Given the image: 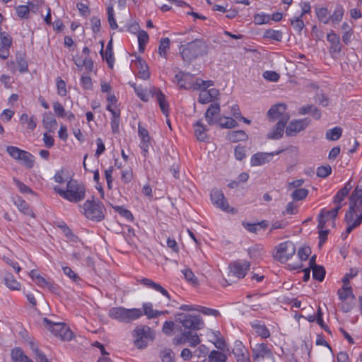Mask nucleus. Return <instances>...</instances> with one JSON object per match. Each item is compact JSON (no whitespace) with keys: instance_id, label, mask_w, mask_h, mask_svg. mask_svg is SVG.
Wrapping results in <instances>:
<instances>
[{"instance_id":"1","label":"nucleus","mask_w":362,"mask_h":362,"mask_svg":"<svg viewBox=\"0 0 362 362\" xmlns=\"http://www.w3.org/2000/svg\"><path fill=\"white\" fill-rule=\"evenodd\" d=\"M208 45L203 39H196L180 47V54L182 60L187 64L196 59L206 55Z\"/></svg>"},{"instance_id":"2","label":"nucleus","mask_w":362,"mask_h":362,"mask_svg":"<svg viewBox=\"0 0 362 362\" xmlns=\"http://www.w3.org/2000/svg\"><path fill=\"white\" fill-rule=\"evenodd\" d=\"M54 190L61 197L71 202H78L85 197L84 186L74 180H71L67 182L66 190L58 187H54Z\"/></svg>"},{"instance_id":"3","label":"nucleus","mask_w":362,"mask_h":362,"mask_svg":"<svg viewBox=\"0 0 362 362\" xmlns=\"http://www.w3.org/2000/svg\"><path fill=\"white\" fill-rule=\"evenodd\" d=\"M109 317L122 322L129 323L142 316L141 309H127L124 307H114L109 310Z\"/></svg>"},{"instance_id":"4","label":"nucleus","mask_w":362,"mask_h":362,"mask_svg":"<svg viewBox=\"0 0 362 362\" xmlns=\"http://www.w3.org/2000/svg\"><path fill=\"white\" fill-rule=\"evenodd\" d=\"M43 324L56 337L62 341H70L73 338V332L64 323L54 322L45 317Z\"/></svg>"},{"instance_id":"5","label":"nucleus","mask_w":362,"mask_h":362,"mask_svg":"<svg viewBox=\"0 0 362 362\" xmlns=\"http://www.w3.org/2000/svg\"><path fill=\"white\" fill-rule=\"evenodd\" d=\"M83 214L91 221L99 222L104 219V206L100 202L87 200L83 204Z\"/></svg>"},{"instance_id":"6","label":"nucleus","mask_w":362,"mask_h":362,"mask_svg":"<svg viewBox=\"0 0 362 362\" xmlns=\"http://www.w3.org/2000/svg\"><path fill=\"white\" fill-rule=\"evenodd\" d=\"M134 344L139 349L147 346L148 341L153 340L154 337L151 328L146 325L137 326L134 330Z\"/></svg>"},{"instance_id":"7","label":"nucleus","mask_w":362,"mask_h":362,"mask_svg":"<svg viewBox=\"0 0 362 362\" xmlns=\"http://www.w3.org/2000/svg\"><path fill=\"white\" fill-rule=\"evenodd\" d=\"M296 253V246L290 240L281 243L276 247L274 257L279 262L284 263L291 258Z\"/></svg>"},{"instance_id":"8","label":"nucleus","mask_w":362,"mask_h":362,"mask_svg":"<svg viewBox=\"0 0 362 362\" xmlns=\"http://www.w3.org/2000/svg\"><path fill=\"white\" fill-rule=\"evenodd\" d=\"M176 321L182 324L185 329L192 330H199L204 325L200 315H192L185 313L177 314Z\"/></svg>"},{"instance_id":"9","label":"nucleus","mask_w":362,"mask_h":362,"mask_svg":"<svg viewBox=\"0 0 362 362\" xmlns=\"http://www.w3.org/2000/svg\"><path fill=\"white\" fill-rule=\"evenodd\" d=\"M287 105L285 103H278L274 105L268 111L267 115L272 120H284V122H288L290 119V115L286 112Z\"/></svg>"},{"instance_id":"10","label":"nucleus","mask_w":362,"mask_h":362,"mask_svg":"<svg viewBox=\"0 0 362 362\" xmlns=\"http://www.w3.org/2000/svg\"><path fill=\"white\" fill-rule=\"evenodd\" d=\"M252 352V358L255 361H258L264 358H271L273 356L272 351L269 349L265 343L255 344L251 346Z\"/></svg>"},{"instance_id":"11","label":"nucleus","mask_w":362,"mask_h":362,"mask_svg":"<svg viewBox=\"0 0 362 362\" xmlns=\"http://www.w3.org/2000/svg\"><path fill=\"white\" fill-rule=\"evenodd\" d=\"M310 122V120L308 118L291 121L286 127V135L288 136L296 135L297 133L304 130L309 125Z\"/></svg>"},{"instance_id":"12","label":"nucleus","mask_w":362,"mask_h":362,"mask_svg":"<svg viewBox=\"0 0 362 362\" xmlns=\"http://www.w3.org/2000/svg\"><path fill=\"white\" fill-rule=\"evenodd\" d=\"M284 150H279L276 152H272V153H264V152H258L255 153L250 159V163L252 166H259L264 165L267 163H268L271 158L274 156V155H279L281 152H283Z\"/></svg>"},{"instance_id":"13","label":"nucleus","mask_w":362,"mask_h":362,"mask_svg":"<svg viewBox=\"0 0 362 362\" xmlns=\"http://www.w3.org/2000/svg\"><path fill=\"white\" fill-rule=\"evenodd\" d=\"M250 262L247 261L233 262L230 264V272L235 276L242 279L244 278L247 272L250 269Z\"/></svg>"},{"instance_id":"14","label":"nucleus","mask_w":362,"mask_h":362,"mask_svg":"<svg viewBox=\"0 0 362 362\" xmlns=\"http://www.w3.org/2000/svg\"><path fill=\"white\" fill-rule=\"evenodd\" d=\"M211 199L214 205L220 208L223 211H228L229 205L223 193L217 189H212L211 192Z\"/></svg>"},{"instance_id":"15","label":"nucleus","mask_w":362,"mask_h":362,"mask_svg":"<svg viewBox=\"0 0 362 362\" xmlns=\"http://www.w3.org/2000/svg\"><path fill=\"white\" fill-rule=\"evenodd\" d=\"M152 95H155L158 103L159 104L160 108L163 113V115L166 117H168L169 115V104L165 100V95L161 92V90L156 88H153L152 89Z\"/></svg>"},{"instance_id":"16","label":"nucleus","mask_w":362,"mask_h":362,"mask_svg":"<svg viewBox=\"0 0 362 362\" xmlns=\"http://www.w3.org/2000/svg\"><path fill=\"white\" fill-rule=\"evenodd\" d=\"M220 114V105L218 103H212L208 107L205 112V118L209 124L212 125L215 124L216 117Z\"/></svg>"},{"instance_id":"17","label":"nucleus","mask_w":362,"mask_h":362,"mask_svg":"<svg viewBox=\"0 0 362 362\" xmlns=\"http://www.w3.org/2000/svg\"><path fill=\"white\" fill-rule=\"evenodd\" d=\"M327 40L330 43V53H339L341 50V44L340 42L339 36L334 31H331L327 35Z\"/></svg>"},{"instance_id":"18","label":"nucleus","mask_w":362,"mask_h":362,"mask_svg":"<svg viewBox=\"0 0 362 362\" xmlns=\"http://www.w3.org/2000/svg\"><path fill=\"white\" fill-rule=\"evenodd\" d=\"M284 122V120L279 121L271 132L267 134V138L274 140L281 139L283 136L284 128L287 123Z\"/></svg>"},{"instance_id":"19","label":"nucleus","mask_w":362,"mask_h":362,"mask_svg":"<svg viewBox=\"0 0 362 362\" xmlns=\"http://www.w3.org/2000/svg\"><path fill=\"white\" fill-rule=\"evenodd\" d=\"M101 45H102V48H101L100 53L103 59L106 60V62L108 64V66L110 69H112L113 64H114V57H113L112 40L108 42L107 47H106L105 54L103 52L104 42H101Z\"/></svg>"},{"instance_id":"20","label":"nucleus","mask_w":362,"mask_h":362,"mask_svg":"<svg viewBox=\"0 0 362 362\" xmlns=\"http://www.w3.org/2000/svg\"><path fill=\"white\" fill-rule=\"evenodd\" d=\"M11 357L13 362H33L20 347H16L11 350Z\"/></svg>"},{"instance_id":"21","label":"nucleus","mask_w":362,"mask_h":362,"mask_svg":"<svg viewBox=\"0 0 362 362\" xmlns=\"http://www.w3.org/2000/svg\"><path fill=\"white\" fill-rule=\"evenodd\" d=\"M213 85V82L211 81H204L201 78H197L195 82H187V85L182 86L183 89L189 90H199L204 86V89H206L207 87H209Z\"/></svg>"},{"instance_id":"22","label":"nucleus","mask_w":362,"mask_h":362,"mask_svg":"<svg viewBox=\"0 0 362 362\" xmlns=\"http://www.w3.org/2000/svg\"><path fill=\"white\" fill-rule=\"evenodd\" d=\"M14 204L20 211L25 215L35 218V214L25 200L22 199L21 197H18L17 199L14 201Z\"/></svg>"},{"instance_id":"23","label":"nucleus","mask_w":362,"mask_h":362,"mask_svg":"<svg viewBox=\"0 0 362 362\" xmlns=\"http://www.w3.org/2000/svg\"><path fill=\"white\" fill-rule=\"evenodd\" d=\"M299 114H310L315 119H320L321 117V112L320 109L313 105H308L300 107L299 109Z\"/></svg>"},{"instance_id":"24","label":"nucleus","mask_w":362,"mask_h":362,"mask_svg":"<svg viewBox=\"0 0 362 362\" xmlns=\"http://www.w3.org/2000/svg\"><path fill=\"white\" fill-rule=\"evenodd\" d=\"M247 138V134L243 130L231 131L227 134V139L233 143L245 141Z\"/></svg>"},{"instance_id":"25","label":"nucleus","mask_w":362,"mask_h":362,"mask_svg":"<svg viewBox=\"0 0 362 362\" xmlns=\"http://www.w3.org/2000/svg\"><path fill=\"white\" fill-rule=\"evenodd\" d=\"M144 314L148 317L149 319L157 317L158 315H163L168 313L167 310L165 311H158L153 310L152 308L151 303H144L143 305Z\"/></svg>"},{"instance_id":"26","label":"nucleus","mask_w":362,"mask_h":362,"mask_svg":"<svg viewBox=\"0 0 362 362\" xmlns=\"http://www.w3.org/2000/svg\"><path fill=\"white\" fill-rule=\"evenodd\" d=\"M194 126V132L197 139L200 141H205L208 138L207 134H206V131L207 130L206 128L200 121L197 122Z\"/></svg>"},{"instance_id":"27","label":"nucleus","mask_w":362,"mask_h":362,"mask_svg":"<svg viewBox=\"0 0 362 362\" xmlns=\"http://www.w3.org/2000/svg\"><path fill=\"white\" fill-rule=\"evenodd\" d=\"M137 63L139 66V77L146 80L150 77V72L148 71V66L146 63L142 60L140 57L137 58Z\"/></svg>"},{"instance_id":"28","label":"nucleus","mask_w":362,"mask_h":362,"mask_svg":"<svg viewBox=\"0 0 362 362\" xmlns=\"http://www.w3.org/2000/svg\"><path fill=\"white\" fill-rule=\"evenodd\" d=\"M351 187H352L350 185V182H347L343 188L338 191V192L337 193L334 198V202L337 204H341V202L344 200V197L347 196L348 194L349 193Z\"/></svg>"},{"instance_id":"29","label":"nucleus","mask_w":362,"mask_h":362,"mask_svg":"<svg viewBox=\"0 0 362 362\" xmlns=\"http://www.w3.org/2000/svg\"><path fill=\"white\" fill-rule=\"evenodd\" d=\"M43 126L46 129L50 131L57 125V121L51 112H45L42 119Z\"/></svg>"},{"instance_id":"30","label":"nucleus","mask_w":362,"mask_h":362,"mask_svg":"<svg viewBox=\"0 0 362 362\" xmlns=\"http://www.w3.org/2000/svg\"><path fill=\"white\" fill-rule=\"evenodd\" d=\"M344 14V9L343 6L341 4H338L333 13L330 15V21H332V24H337L339 23L343 18Z\"/></svg>"},{"instance_id":"31","label":"nucleus","mask_w":362,"mask_h":362,"mask_svg":"<svg viewBox=\"0 0 362 362\" xmlns=\"http://www.w3.org/2000/svg\"><path fill=\"white\" fill-rule=\"evenodd\" d=\"M315 10L317 19L324 24L329 23L330 21V14L327 8L322 7Z\"/></svg>"},{"instance_id":"32","label":"nucleus","mask_w":362,"mask_h":362,"mask_svg":"<svg viewBox=\"0 0 362 362\" xmlns=\"http://www.w3.org/2000/svg\"><path fill=\"white\" fill-rule=\"evenodd\" d=\"M339 298L344 302L349 298H351L353 300L355 298V296L353 293L351 287L343 286L341 288L337 291Z\"/></svg>"},{"instance_id":"33","label":"nucleus","mask_w":362,"mask_h":362,"mask_svg":"<svg viewBox=\"0 0 362 362\" xmlns=\"http://www.w3.org/2000/svg\"><path fill=\"white\" fill-rule=\"evenodd\" d=\"M251 326L254 329H255L256 332L262 338H267L269 337V331L264 324H261L259 322L256 321L255 322H252L251 324Z\"/></svg>"},{"instance_id":"34","label":"nucleus","mask_w":362,"mask_h":362,"mask_svg":"<svg viewBox=\"0 0 362 362\" xmlns=\"http://www.w3.org/2000/svg\"><path fill=\"white\" fill-rule=\"evenodd\" d=\"M342 132L341 127H335L326 132L325 137L329 141H337L341 136Z\"/></svg>"},{"instance_id":"35","label":"nucleus","mask_w":362,"mask_h":362,"mask_svg":"<svg viewBox=\"0 0 362 362\" xmlns=\"http://www.w3.org/2000/svg\"><path fill=\"white\" fill-rule=\"evenodd\" d=\"M5 284L8 288L13 291H19L21 289V284L14 279L11 274H8L4 278Z\"/></svg>"},{"instance_id":"36","label":"nucleus","mask_w":362,"mask_h":362,"mask_svg":"<svg viewBox=\"0 0 362 362\" xmlns=\"http://www.w3.org/2000/svg\"><path fill=\"white\" fill-rule=\"evenodd\" d=\"M342 204H339L336 206L335 208H334L332 210H326L325 209H323L321 210L320 214L321 216L325 217V218H332L335 219L337 216L339 211L341 209Z\"/></svg>"},{"instance_id":"37","label":"nucleus","mask_w":362,"mask_h":362,"mask_svg":"<svg viewBox=\"0 0 362 362\" xmlns=\"http://www.w3.org/2000/svg\"><path fill=\"white\" fill-rule=\"evenodd\" d=\"M19 161L28 168H32L34 165L35 159L34 156L26 151H23V155H21V160Z\"/></svg>"},{"instance_id":"38","label":"nucleus","mask_w":362,"mask_h":362,"mask_svg":"<svg viewBox=\"0 0 362 362\" xmlns=\"http://www.w3.org/2000/svg\"><path fill=\"white\" fill-rule=\"evenodd\" d=\"M227 359V356L218 351L213 350L209 354V362H226Z\"/></svg>"},{"instance_id":"39","label":"nucleus","mask_w":362,"mask_h":362,"mask_svg":"<svg viewBox=\"0 0 362 362\" xmlns=\"http://www.w3.org/2000/svg\"><path fill=\"white\" fill-rule=\"evenodd\" d=\"M170 40L168 37H164L160 40V45L158 47V52H159V54L161 57H164L165 59L167 58V51L170 48Z\"/></svg>"},{"instance_id":"40","label":"nucleus","mask_w":362,"mask_h":362,"mask_svg":"<svg viewBox=\"0 0 362 362\" xmlns=\"http://www.w3.org/2000/svg\"><path fill=\"white\" fill-rule=\"evenodd\" d=\"M248 352L245 346L240 341H236L235 342L234 347L232 350V353L234 355L235 358H238Z\"/></svg>"},{"instance_id":"41","label":"nucleus","mask_w":362,"mask_h":362,"mask_svg":"<svg viewBox=\"0 0 362 362\" xmlns=\"http://www.w3.org/2000/svg\"><path fill=\"white\" fill-rule=\"evenodd\" d=\"M160 357L162 362H175V354L170 349H165L160 351Z\"/></svg>"},{"instance_id":"42","label":"nucleus","mask_w":362,"mask_h":362,"mask_svg":"<svg viewBox=\"0 0 362 362\" xmlns=\"http://www.w3.org/2000/svg\"><path fill=\"white\" fill-rule=\"evenodd\" d=\"M264 37L276 41H281L282 38V33L280 30L269 29L264 32Z\"/></svg>"},{"instance_id":"43","label":"nucleus","mask_w":362,"mask_h":362,"mask_svg":"<svg viewBox=\"0 0 362 362\" xmlns=\"http://www.w3.org/2000/svg\"><path fill=\"white\" fill-rule=\"evenodd\" d=\"M23 150L13 146H8L6 148V151L9 156L18 161L21 160V155H23Z\"/></svg>"},{"instance_id":"44","label":"nucleus","mask_w":362,"mask_h":362,"mask_svg":"<svg viewBox=\"0 0 362 362\" xmlns=\"http://www.w3.org/2000/svg\"><path fill=\"white\" fill-rule=\"evenodd\" d=\"M313 277L319 281H322L325 276V269L322 266H317L312 269Z\"/></svg>"},{"instance_id":"45","label":"nucleus","mask_w":362,"mask_h":362,"mask_svg":"<svg viewBox=\"0 0 362 362\" xmlns=\"http://www.w3.org/2000/svg\"><path fill=\"white\" fill-rule=\"evenodd\" d=\"M148 40V35L144 30L139 31L138 41H139V49L140 52H144L145 45Z\"/></svg>"},{"instance_id":"46","label":"nucleus","mask_w":362,"mask_h":362,"mask_svg":"<svg viewBox=\"0 0 362 362\" xmlns=\"http://www.w3.org/2000/svg\"><path fill=\"white\" fill-rule=\"evenodd\" d=\"M308 194V190L305 188H298L293 192L291 197L293 200L300 201L304 199Z\"/></svg>"},{"instance_id":"47","label":"nucleus","mask_w":362,"mask_h":362,"mask_svg":"<svg viewBox=\"0 0 362 362\" xmlns=\"http://www.w3.org/2000/svg\"><path fill=\"white\" fill-rule=\"evenodd\" d=\"M182 274H184L185 279L190 282L193 285H197L198 284V279L194 276V274L193 272L189 269L186 268L182 271Z\"/></svg>"},{"instance_id":"48","label":"nucleus","mask_w":362,"mask_h":362,"mask_svg":"<svg viewBox=\"0 0 362 362\" xmlns=\"http://www.w3.org/2000/svg\"><path fill=\"white\" fill-rule=\"evenodd\" d=\"M107 20L111 29L115 30L117 28L118 25L115 18L114 10L112 6L107 7Z\"/></svg>"},{"instance_id":"49","label":"nucleus","mask_w":362,"mask_h":362,"mask_svg":"<svg viewBox=\"0 0 362 362\" xmlns=\"http://www.w3.org/2000/svg\"><path fill=\"white\" fill-rule=\"evenodd\" d=\"M187 341L192 347L196 346L200 343V339L197 334H193L191 332H187Z\"/></svg>"},{"instance_id":"50","label":"nucleus","mask_w":362,"mask_h":362,"mask_svg":"<svg viewBox=\"0 0 362 362\" xmlns=\"http://www.w3.org/2000/svg\"><path fill=\"white\" fill-rule=\"evenodd\" d=\"M1 42L0 46L10 48L12 45V38L6 33H1L0 37Z\"/></svg>"},{"instance_id":"51","label":"nucleus","mask_w":362,"mask_h":362,"mask_svg":"<svg viewBox=\"0 0 362 362\" xmlns=\"http://www.w3.org/2000/svg\"><path fill=\"white\" fill-rule=\"evenodd\" d=\"M349 199L351 204L355 203L356 205L358 200L361 202L362 199V188L359 189L358 186H357L354 191L352 192Z\"/></svg>"},{"instance_id":"52","label":"nucleus","mask_w":362,"mask_h":362,"mask_svg":"<svg viewBox=\"0 0 362 362\" xmlns=\"http://www.w3.org/2000/svg\"><path fill=\"white\" fill-rule=\"evenodd\" d=\"M356 204L355 203L351 204L349 206V210L348 212H346L344 218V221L347 224L351 223L354 221V215L356 214Z\"/></svg>"},{"instance_id":"53","label":"nucleus","mask_w":362,"mask_h":362,"mask_svg":"<svg viewBox=\"0 0 362 362\" xmlns=\"http://www.w3.org/2000/svg\"><path fill=\"white\" fill-rule=\"evenodd\" d=\"M16 13H17L18 16L21 18L26 19L28 18L30 10H29V8L28 6H25V5L18 6L16 8Z\"/></svg>"},{"instance_id":"54","label":"nucleus","mask_w":362,"mask_h":362,"mask_svg":"<svg viewBox=\"0 0 362 362\" xmlns=\"http://www.w3.org/2000/svg\"><path fill=\"white\" fill-rule=\"evenodd\" d=\"M332 173V168L330 165H327L326 166H320L317 169V175L319 177H326Z\"/></svg>"},{"instance_id":"55","label":"nucleus","mask_w":362,"mask_h":362,"mask_svg":"<svg viewBox=\"0 0 362 362\" xmlns=\"http://www.w3.org/2000/svg\"><path fill=\"white\" fill-rule=\"evenodd\" d=\"M113 208L118 214H119L122 216L126 218L127 220L133 219V215L129 210H127L120 206H114Z\"/></svg>"},{"instance_id":"56","label":"nucleus","mask_w":362,"mask_h":362,"mask_svg":"<svg viewBox=\"0 0 362 362\" xmlns=\"http://www.w3.org/2000/svg\"><path fill=\"white\" fill-rule=\"evenodd\" d=\"M301 18L302 17L300 16L296 17L294 19H292L291 22V25L293 26L294 30H296L298 33H300L305 26V24Z\"/></svg>"},{"instance_id":"57","label":"nucleus","mask_w":362,"mask_h":362,"mask_svg":"<svg viewBox=\"0 0 362 362\" xmlns=\"http://www.w3.org/2000/svg\"><path fill=\"white\" fill-rule=\"evenodd\" d=\"M246 156V148L245 146L238 145L235 148V157L238 160H242Z\"/></svg>"},{"instance_id":"58","label":"nucleus","mask_w":362,"mask_h":362,"mask_svg":"<svg viewBox=\"0 0 362 362\" xmlns=\"http://www.w3.org/2000/svg\"><path fill=\"white\" fill-rule=\"evenodd\" d=\"M225 119V122H220L219 123L221 127L222 128L231 129L237 127L238 126V123L231 117H226Z\"/></svg>"},{"instance_id":"59","label":"nucleus","mask_w":362,"mask_h":362,"mask_svg":"<svg viewBox=\"0 0 362 362\" xmlns=\"http://www.w3.org/2000/svg\"><path fill=\"white\" fill-rule=\"evenodd\" d=\"M209 349L204 345H201L194 351V356L201 358H204L209 354Z\"/></svg>"},{"instance_id":"60","label":"nucleus","mask_w":362,"mask_h":362,"mask_svg":"<svg viewBox=\"0 0 362 362\" xmlns=\"http://www.w3.org/2000/svg\"><path fill=\"white\" fill-rule=\"evenodd\" d=\"M57 93L61 96H65L67 93L66 89V83L60 78H57Z\"/></svg>"},{"instance_id":"61","label":"nucleus","mask_w":362,"mask_h":362,"mask_svg":"<svg viewBox=\"0 0 362 362\" xmlns=\"http://www.w3.org/2000/svg\"><path fill=\"white\" fill-rule=\"evenodd\" d=\"M263 76L266 80L269 81L276 82L277 81L280 76L278 73L273 71H266L263 74Z\"/></svg>"},{"instance_id":"62","label":"nucleus","mask_w":362,"mask_h":362,"mask_svg":"<svg viewBox=\"0 0 362 362\" xmlns=\"http://www.w3.org/2000/svg\"><path fill=\"white\" fill-rule=\"evenodd\" d=\"M270 19V16L267 14H256L254 17L255 23L258 25L267 23Z\"/></svg>"},{"instance_id":"63","label":"nucleus","mask_w":362,"mask_h":362,"mask_svg":"<svg viewBox=\"0 0 362 362\" xmlns=\"http://www.w3.org/2000/svg\"><path fill=\"white\" fill-rule=\"evenodd\" d=\"M310 253V247H302L298 250V256L302 261H304L308 258Z\"/></svg>"},{"instance_id":"64","label":"nucleus","mask_w":362,"mask_h":362,"mask_svg":"<svg viewBox=\"0 0 362 362\" xmlns=\"http://www.w3.org/2000/svg\"><path fill=\"white\" fill-rule=\"evenodd\" d=\"M16 62L20 72L23 73L28 71V64L23 57L17 56Z\"/></svg>"}]
</instances>
